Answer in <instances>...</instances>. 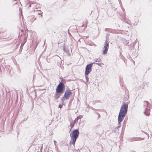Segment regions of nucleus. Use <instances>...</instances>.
Returning <instances> with one entry per match:
<instances>
[{
    "label": "nucleus",
    "instance_id": "28",
    "mask_svg": "<svg viewBox=\"0 0 152 152\" xmlns=\"http://www.w3.org/2000/svg\"><path fill=\"white\" fill-rule=\"evenodd\" d=\"M108 28H106L105 29V31H108Z\"/></svg>",
    "mask_w": 152,
    "mask_h": 152
},
{
    "label": "nucleus",
    "instance_id": "27",
    "mask_svg": "<svg viewBox=\"0 0 152 152\" xmlns=\"http://www.w3.org/2000/svg\"><path fill=\"white\" fill-rule=\"evenodd\" d=\"M54 145L55 146L56 145V143H57V142H56L55 140L54 141Z\"/></svg>",
    "mask_w": 152,
    "mask_h": 152
},
{
    "label": "nucleus",
    "instance_id": "3",
    "mask_svg": "<svg viewBox=\"0 0 152 152\" xmlns=\"http://www.w3.org/2000/svg\"><path fill=\"white\" fill-rule=\"evenodd\" d=\"M61 80V81L59 82V83L57 86L56 89V91L57 92L63 93L65 88V86L64 84V82L65 80L63 79H62Z\"/></svg>",
    "mask_w": 152,
    "mask_h": 152
},
{
    "label": "nucleus",
    "instance_id": "10",
    "mask_svg": "<svg viewBox=\"0 0 152 152\" xmlns=\"http://www.w3.org/2000/svg\"><path fill=\"white\" fill-rule=\"evenodd\" d=\"M129 103V102H126V103L125 102H124V104L123 105H121V107L120 109H121V108L122 107H123V108H124V107L125 106L127 108V110H128V104ZM123 110L124 109H123Z\"/></svg>",
    "mask_w": 152,
    "mask_h": 152
},
{
    "label": "nucleus",
    "instance_id": "35",
    "mask_svg": "<svg viewBox=\"0 0 152 152\" xmlns=\"http://www.w3.org/2000/svg\"><path fill=\"white\" fill-rule=\"evenodd\" d=\"M94 109H94V108H93V110H94Z\"/></svg>",
    "mask_w": 152,
    "mask_h": 152
},
{
    "label": "nucleus",
    "instance_id": "9",
    "mask_svg": "<svg viewBox=\"0 0 152 152\" xmlns=\"http://www.w3.org/2000/svg\"><path fill=\"white\" fill-rule=\"evenodd\" d=\"M143 139H142L141 138H132V139H129V141H136L137 140H143Z\"/></svg>",
    "mask_w": 152,
    "mask_h": 152
},
{
    "label": "nucleus",
    "instance_id": "1",
    "mask_svg": "<svg viewBox=\"0 0 152 152\" xmlns=\"http://www.w3.org/2000/svg\"><path fill=\"white\" fill-rule=\"evenodd\" d=\"M127 107H124V110H123V107H122L121 109H120V112L118 117V126L115 128V129H118L119 127H120L121 126V122L124 119L125 117L127 114Z\"/></svg>",
    "mask_w": 152,
    "mask_h": 152
},
{
    "label": "nucleus",
    "instance_id": "34",
    "mask_svg": "<svg viewBox=\"0 0 152 152\" xmlns=\"http://www.w3.org/2000/svg\"><path fill=\"white\" fill-rule=\"evenodd\" d=\"M36 47H37V45L35 47V48Z\"/></svg>",
    "mask_w": 152,
    "mask_h": 152
},
{
    "label": "nucleus",
    "instance_id": "32",
    "mask_svg": "<svg viewBox=\"0 0 152 152\" xmlns=\"http://www.w3.org/2000/svg\"><path fill=\"white\" fill-rule=\"evenodd\" d=\"M66 145H67V146L68 147V144H66Z\"/></svg>",
    "mask_w": 152,
    "mask_h": 152
},
{
    "label": "nucleus",
    "instance_id": "5",
    "mask_svg": "<svg viewBox=\"0 0 152 152\" xmlns=\"http://www.w3.org/2000/svg\"><path fill=\"white\" fill-rule=\"evenodd\" d=\"M69 89L66 90L65 91L64 95L63 96L64 99H68L72 95L71 90L69 89L68 88H67Z\"/></svg>",
    "mask_w": 152,
    "mask_h": 152
},
{
    "label": "nucleus",
    "instance_id": "17",
    "mask_svg": "<svg viewBox=\"0 0 152 152\" xmlns=\"http://www.w3.org/2000/svg\"><path fill=\"white\" fill-rule=\"evenodd\" d=\"M108 31L109 32L113 33V31H114L111 28H108Z\"/></svg>",
    "mask_w": 152,
    "mask_h": 152
},
{
    "label": "nucleus",
    "instance_id": "14",
    "mask_svg": "<svg viewBox=\"0 0 152 152\" xmlns=\"http://www.w3.org/2000/svg\"><path fill=\"white\" fill-rule=\"evenodd\" d=\"M63 50L64 52L66 53H68L69 52V50L68 49L65 47V46H64L63 48Z\"/></svg>",
    "mask_w": 152,
    "mask_h": 152
},
{
    "label": "nucleus",
    "instance_id": "22",
    "mask_svg": "<svg viewBox=\"0 0 152 152\" xmlns=\"http://www.w3.org/2000/svg\"><path fill=\"white\" fill-rule=\"evenodd\" d=\"M42 12L41 11L39 12H38L37 14L38 15H40L42 14Z\"/></svg>",
    "mask_w": 152,
    "mask_h": 152
},
{
    "label": "nucleus",
    "instance_id": "20",
    "mask_svg": "<svg viewBox=\"0 0 152 152\" xmlns=\"http://www.w3.org/2000/svg\"><path fill=\"white\" fill-rule=\"evenodd\" d=\"M66 99H64L63 97H62V98H61V100L63 102L62 104L64 105V104L63 103L64 101Z\"/></svg>",
    "mask_w": 152,
    "mask_h": 152
},
{
    "label": "nucleus",
    "instance_id": "23",
    "mask_svg": "<svg viewBox=\"0 0 152 152\" xmlns=\"http://www.w3.org/2000/svg\"><path fill=\"white\" fill-rule=\"evenodd\" d=\"M109 35V34L108 33H107V34H106V38L107 39H107V40L108 39V35Z\"/></svg>",
    "mask_w": 152,
    "mask_h": 152
},
{
    "label": "nucleus",
    "instance_id": "8",
    "mask_svg": "<svg viewBox=\"0 0 152 152\" xmlns=\"http://www.w3.org/2000/svg\"><path fill=\"white\" fill-rule=\"evenodd\" d=\"M27 19L28 20L30 23H32L34 20L36 19V18H35L34 15H31L28 17Z\"/></svg>",
    "mask_w": 152,
    "mask_h": 152
},
{
    "label": "nucleus",
    "instance_id": "21",
    "mask_svg": "<svg viewBox=\"0 0 152 152\" xmlns=\"http://www.w3.org/2000/svg\"><path fill=\"white\" fill-rule=\"evenodd\" d=\"M85 75L86 82H88V81L89 78L87 76H86V75Z\"/></svg>",
    "mask_w": 152,
    "mask_h": 152
},
{
    "label": "nucleus",
    "instance_id": "7",
    "mask_svg": "<svg viewBox=\"0 0 152 152\" xmlns=\"http://www.w3.org/2000/svg\"><path fill=\"white\" fill-rule=\"evenodd\" d=\"M62 93H61L59 92H57L56 91V92L54 94L53 96L54 99V100L56 101L61 96V94Z\"/></svg>",
    "mask_w": 152,
    "mask_h": 152
},
{
    "label": "nucleus",
    "instance_id": "16",
    "mask_svg": "<svg viewBox=\"0 0 152 152\" xmlns=\"http://www.w3.org/2000/svg\"><path fill=\"white\" fill-rule=\"evenodd\" d=\"M75 124L73 123V124H72L71 123H70V126H71L70 129V130L75 125Z\"/></svg>",
    "mask_w": 152,
    "mask_h": 152
},
{
    "label": "nucleus",
    "instance_id": "25",
    "mask_svg": "<svg viewBox=\"0 0 152 152\" xmlns=\"http://www.w3.org/2000/svg\"><path fill=\"white\" fill-rule=\"evenodd\" d=\"M62 105L60 104L58 105V108H61L62 107Z\"/></svg>",
    "mask_w": 152,
    "mask_h": 152
},
{
    "label": "nucleus",
    "instance_id": "18",
    "mask_svg": "<svg viewBox=\"0 0 152 152\" xmlns=\"http://www.w3.org/2000/svg\"><path fill=\"white\" fill-rule=\"evenodd\" d=\"M78 119H77V118H76L74 121L73 123H74V124H75L76 122L78 121Z\"/></svg>",
    "mask_w": 152,
    "mask_h": 152
},
{
    "label": "nucleus",
    "instance_id": "15",
    "mask_svg": "<svg viewBox=\"0 0 152 152\" xmlns=\"http://www.w3.org/2000/svg\"><path fill=\"white\" fill-rule=\"evenodd\" d=\"M95 62H99L101 61V60L100 58H95L94 59Z\"/></svg>",
    "mask_w": 152,
    "mask_h": 152
},
{
    "label": "nucleus",
    "instance_id": "12",
    "mask_svg": "<svg viewBox=\"0 0 152 152\" xmlns=\"http://www.w3.org/2000/svg\"><path fill=\"white\" fill-rule=\"evenodd\" d=\"M144 114L146 115H148L150 114V111L149 108H146L145 111L144 112Z\"/></svg>",
    "mask_w": 152,
    "mask_h": 152
},
{
    "label": "nucleus",
    "instance_id": "29",
    "mask_svg": "<svg viewBox=\"0 0 152 152\" xmlns=\"http://www.w3.org/2000/svg\"><path fill=\"white\" fill-rule=\"evenodd\" d=\"M28 118V117L27 116L26 118V119H25L24 120H23V121H26L27 120V119Z\"/></svg>",
    "mask_w": 152,
    "mask_h": 152
},
{
    "label": "nucleus",
    "instance_id": "11",
    "mask_svg": "<svg viewBox=\"0 0 152 152\" xmlns=\"http://www.w3.org/2000/svg\"><path fill=\"white\" fill-rule=\"evenodd\" d=\"M143 106L145 108V109H146V108H148V102L147 101H144Z\"/></svg>",
    "mask_w": 152,
    "mask_h": 152
},
{
    "label": "nucleus",
    "instance_id": "24",
    "mask_svg": "<svg viewBox=\"0 0 152 152\" xmlns=\"http://www.w3.org/2000/svg\"><path fill=\"white\" fill-rule=\"evenodd\" d=\"M94 64H96L98 65L99 66H101V63H95Z\"/></svg>",
    "mask_w": 152,
    "mask_h": 152
},
{
    "label": "nucleus",
    "instance_id": "19",
    "mask_svg": "<svg viewBox=\"0 0 152 152\" xmlns=\"http://www.w3.org/2000/svg\"><path fill=\"white\" fill-rule=\"evenodd\" d=\"M83 118V116L82 115H79L77 117V119H81Z\"/></svg>",
    "mask_w": 152,
    "mask_h": 152
},
{
    "label": "nucleus",
    "instance_id": "4",
    "mask_svg": "<svg viewBox=\"0 0 152 152\" xmlns=\"http://www.w3.org/2000/svg\"><path fill=\"white\" fill-rule=\"evenodd\" d=\"M95 62L87 64L86 66L85 74L86 75H87L91 71L93 67V64Z\"/></svg>",
    "mask_w": 152,
    "mask_h": 152
},
{
    "label": "nucleus",
    "instance_id": "2",
    "mask_svg": "<svg viewBox=\"0 0 152 152\" xmlns=\"http://www.w3.org/2000/svg\"><path fill=\"white\" fill-rule=\"evenodd\" d=\"M79 132L78 129L74 130L72 133L70 134L71 140L70 141L69 144L71 145L72 144L74 145H75L76 141L78 137Z\"/></svg>",
    "mask_w": 152,
    "mask_h": 152
},
{
    "label": "nucleus",
    "instance_id": "26",
    "mask_svg": "<svg viewBox=\"0 0 152 152\" xmlns=\"http://www.w3.org/2000/svg\"><path fill=\"white\" fill-rule=\"evenodd\" d=\"M96 114L98 115V118H99L100 117V114L98 113H96Z\"/></svg>",
    "mask_w": 152,
    "mask_h": 152
},
{
    "label": "nucleus",
    "instance_id": "31",
    "mask_svg": "<svg viewBox=\"0 0 152 152\" xmlns=\"http://www.w3.org/2000/svg\"><path fill=\"white\" fill-rule=\"evenodd\" d=\"M24 44H22L21 45V46L22 45L23 46V45H24Z\"/></svg>",
    "mask_w": 152,
    "mask_h": 152
},
{
    "label": "nucleus",
    "instance_id": "36",
    "mask_svg": "<svg viewBox=\"0 0 152 152\" xmlns=\"http://www.w3.org/2000/svg\"><path fill=\"white\" fill-rule=\"evenodd\" d=\"M16 0H15V1H16Z\"/></svg>",
    "mask_w": 152,
    "mask_h": 152
},
{
    "label": "nucleus",
    "instance_id": "13",
    "mask_svg": "<svg viewBox=\"0 0 152 152\" xmlns=\"http://www.w3.org/2000/svg\"><path fill=\"white\" fill-rule=\"evenodd\" d=\"M137 56V53L136 51H135L132 53V57L133 58H135Z\"/></svg>",
    "mask_w": 152,
    "mask_h": 152
},
{
    "label": "nucleus",
    "instance_id": "33",
    "mask_svg": "<svg viewBox=\"0 0 152 152\" xmlns=\"http://www.w3.org/2000/svg\"><path fill=\"white\" fill-rule=\"evenodd\" d=\"M125 44L126 45L127 44Z\"/></svg>",
    "mask_w": 152,
    "mask_h": 152
},
{
    "label": "nucleus",
    "instance_id": "6",
    "mask_svg": "<svg viewBox=\"0 0 152 152\" xmlns=\"http://www.w3.org/2000/svg\"><path fill=\"white\" fill-rule=\"evenodd\" d=\"M109 47V42H107V39H106L105 41L104 45V50L103 51V54H105L107 53L108 49Z\"/></svg>",
    "mask_w": 152,
    "mask_h": 152
},
{
    "label": "nucleus",
    "instance_id": "30",
    "mask_svg": "<svg viewBox=\"0 0 152 152\" xmlns=\"http://www.w3.org/2000/svg\"><path fill=\"white\" fill-rule=\"evenodd\" d=\"M31 4H30L29 5V7H31Z\"/></svg>",
    "mask_w": 152,
    "mask_h": 152
}]
</instances>
